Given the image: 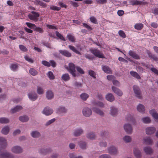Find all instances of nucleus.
I'll return each mask as SVG.
<instances>
[{
  "label": "nucleus",
  "instance_id": "obj_1",
  "mask_svg": "<svg viewBox=\"0 0 158 158\" xmlns=\"http://www.w3.org/2000/svg\"><path fill=\"white\" fill-rule=\"evenodd\" d=\"M39 16V14L34 11H31V13L28 15V17L29 19L34 22H37L38 21Z\"/></svg>",
  "mask_w": 158,
  "mask_h": 158
},
{
  "label": "nucleus",
  "instance_id": "obj_2",
  "mask_svg": "<svg viewBox=\"0 0 158 158\" xmlns=\"http://www.w3.org/2000/svg\"><path fill=\"white\" fill-rule=\"evenodd\" d=\"M90 51L95 56L98 57L102 58H104V55L103 54L97 49L92 48L90 49Z\"/></svg>",
  "mask_w": 158,
  "mask_h": 158
},
{
  "label": "nucleus",
  "instance_id": "obj_3",
  "mask_svg": "<svg viewBox=\"0 0 158 158\" xmlns=\"http://www.w3.org/2000/svg\"><path fill=\"white\" fill-rule=\"evenodd\" d=\"M90 51L95 56L98 57L102 58H104V55L103 54L97 49L92 48L90 49Z\"/></svg>",
  "mask_w": 158,
  "mask_h": 158
},
{
  "label": "nucleus",
  "instance_id": "obj_4",
  "mask_svg": "<svg viewBox=\"0 0 158 158\" xmlns=\"http://www.w3.org/2000/svg\"><path fill=\"white\" fill-rule=\"evenodd\" d=\"M133 88L136 97L139 99H141L142 97L141 91L139 86L135 85L133 86Z\"/></svg>",
  "mask_w": 158,
  "mask_h": 158
},
{
  "label": "nucleus",
  "instance_id": "obj_5",
  "mask_svg": "<svg viewBox=\"0 0 158 158\" xmlns=\"http://www.w3.org/2000/svg\"><path fill=\"white\" fill-rule=\"evenodd\" d=\"M75 68L76 67L74 64L72 63H69V67L67 69L68 70L69 73L74 77H76V76L75 73Z\"/></svg>",
  "mask_w": 158,
  "mask_h": 158
},
{
  "label": "nucleus",
  "instance_id": "obj_6",
  "mask_svg": "<svg viewBox=\"0 0 158 158\" xmlns=\"http://www.w3.org/2000/svg\"><path fill=\"white\" fill-rule=\"evenodd\" d=\"M82 113L84 116L88 117L91 115L92 112V111L89 108L85 107L82 110Z\"/></svg>",
  "mask_w": 158,
  "mask_h": 158
},
{
  "label": "nucleus",
  "instance_id": "obj_7",
  "mask_svg": "<svg viewBox=\"0 0 158 158\" xmlns=\"http://www.w3.org/2000/svg\"><path fill=\"white\" fill-rule=\"evenodd\" d=\"M7 145L6 140L5 138L2 137H0V151L2 149H4Z\"/></svg>",
  "mask_w": 158,
  "mask_h": 158
},
{
  "label": "nucleus",
  "instance_id": "obj_8",
  "mask_svg": "<svg viewBox=\"0 0 158 158\" xmlns=\"http://www.w3.org/2000/svg\"><path fill=\"white\" fill-rule=\"evenodd\" d=\"M59 52L62 56L67 57H70L72 56L71 53L66 50H60Z\"/></svg>",
  "mask_w": 158,
  "mask_h": 158
},
{
  "label": "nucleus",
  "instance_id": "obj_9",
  "mask_svg": "<svg viewBox=\"0 0 158 158\" xmlns=\"http://www.w3.org/2000/svg\"><path fill=\"white\" fill-rule=\"evenodd\" d=\"M129 55L133 58L136 60H139L140 57L136 53L131 50H130L128 52Z\"/></svg>",
  "mask_w": 158,
  "mask_h": 158
},
{
  "label": "nucleus",
  "instance_id": "obj_10",
  "mask_svg": "<svg viewBox=\"0 0 158 158\" xmlns=\"http://www.w3.org/2000/svg\"><path fill=\"white\" fill-rule=\"evenodd\" d=\"M11 150L13 152L16 153H19L22 152L23 149L19 146H15L12 148Z\"/></svg>",
  "mask_w": 158,
  "mask_h": 158
},
{
  "label": "nucleus",
  "instance_id": "obj_11",
  "mask_svg": "<svg viewBox=\"0 0 158 158\" xmlns=\"http://www.w3.org/2000/svg\"><path fill=\"white\" fill-rule=\"evenodd\" d=\"M156 130V128L154 127H148L146 129V132L147 135H151L153 134Z\"/></svg>",
  "mask_w": 158,
  "mask_h": 158
},
{
  "label": "nucleus",
  "instance_id": "obj_12",
  "mask_svg": "<svg viewBox=\"0 0 158 158\" xmlns=\"http://www.w3.org/2000/svg\"><path fill=\"white\" fill-rule=\"evenodd\" d=\"M124 129L126 132L128 134H131L132 132V128L131 126L128 124H126L124 126Z\"/></svg>",
  "mask_w": 158,
  "mask_h": 158
},
{
  "label": "nucleus",
  "instance_id": "obj_13",
  "mask_svg": "<svg viewBox=\"0 0 158 158\" xmlns=\"http://www.w3.org/2000/svg\"><path fill=\"white\" fill-rule=\"evenodd\" d=\"M53 112L52 109L48 107H45L42 111L43 113L46 115H49L52 114Z\"/></svg>",
  "mask_w": 158,
  "mask_h": 158
},
{
  "label": "nucleus",
  "instance_id": "obj_14",
  "mask_svg": "<svg viewBox=\"0 0 158 158\" xmlns=\"http://www.w3.org/2000/svg\"><path fill=\"white\" fill-rule=\"evenodd\" d=\"M0 158H14V156L11 154L5 152L0 154Z\"/></svg>",
  "mask_w": 158,
  "mask_h": 158
},
{
  "label": "nucleus",
  "instance_id": "obj_15",
  "mask_svg": "<svg viewBox=\"0 0 158 158\" xmlns=\"http://www.w3.org/2000/svg\"><path fill=\"white\" fill-rule=\"evenodd\" d=\"M28 95L29 99L32 101L35 100L37 98V94L34 91L28 94Z\"/></svg>",
  "mask_w": 158,
  "mask_h": 158
},
{
  "label": "nucleus",
  "instance_id": "obj_16",
  "mask_svg": "<svg viewBox=\"0 0 158 158\" xmlns=\"http://www.w3.org/2000/svg\"><path fill=\"white\" fill-rule=\"evenodd\" d=\"M130 3L132 6L144 5L145 2L143 1H140L137 0H132L130 1Z\"/></svg>",
  "mask_w": 158,
  "mask_h": 158
},
{
  "label": "nucleus",
  "instance_id": "obj_17",
  "mask_svg": "<svg viewBox=\"0 0 158 158\" xmlns=\"http://www.w3.org/2000/svg\"><path fill=\"white\" fill-rule=\"evenodd\" d=\"M150 114L155 119L156 121L158 122V114L155 109H152L150 111Z\"/></svg>",
  "mask_w": 158,
  "mask_h": 158
},
{
  "label": "nucleus",
  "instance_id": "obj_18",
  "mask_svg": "<svg viewBox=\"0 0 158 158\" xmlns=\"http://www.w3.org/2000/svg\"><path fill=\"white\" fill-rule=\"evenodd\" d=\"M108 152L111 155H115L117 153V149L114 147H111L108 149Z\"/></svg>",
  "mask_w": 158,
  "mask_h": 158
},
{
  "label": "nucleus",
  "instance_id": "obj_19",
  "mask_svg": "<svg viewBox=\"0 0 158 158\" xmlns=\"http://www.w3.org/2000/svg\"><path fill=\"white\" fill-rule=\"evenodd\" d=\"M118 110L114 106H111L110 107V114L113 116H116L118 113Z\"/></svg>",
  "mask_w": 158,
  "mask_h": 158
},
{
  "label": "nucleus",
  "instance_id": "obj_20",
  "mask_svg": "<svg viewBox=\"0 0 158 158\" xmlns=\"http://www.w3.org/2000/svg\"><path fill=\"white\" fill-rule=\"evenodd\" d=\"M112 89L113 92L118 96H121L122 95V92L118 89L113 86L112 87Z\"/></svg>",
  "mask_w": 158,
  "mask_h": 158
},
{
  "label": "nucleus",
  "instance_id": "obj_21",
  "mask_svg": "<svg viewBox=\"0 0 158 158\" xmlns=\"http://www.w3.org/2000/svg\"><path fill=\"white\" fill-rule=\"evenodd\" d=\"M46 96L48 99H51L54 97V94L52 91L48 90L46 93Z\"/></svg>",
  "mask_w": 158,
  "mask_h": 158
},
{
  "label": "nucleus",
  "instance_id": "obj_22",
  "mask_svg": "<svg viewBox=\"0 0 158 158\" xmlns=\"http://www.w3.org/2000/svg\"><path fill=\"white\" fill-rule=\"evenodd\" d=\"M23 109L22 106H17L13 109H12L10 111L12 113H14L16 112H18L21 110Z\"/></svg>",
  "mask_w": 158,
  "mask_h": 158
},
{
  "label": "nucleus",
  "instance_id": "obj_23",
  "mask_svg": "<svg viewBox=\"0 0 158 158\" xmlns=\"http://www.w3.org/2000/svg\"><path fill=\"white\" fill-rule=\"evenodd\" d=\"M102 70L106 73H112V71L111 70L110 68L108 66L105 65L102 66Z\"/></svg>",
  "mask_w": 158,
  "mask_h": 158
},
{
  "label": "nucleus",
  "instance_id": "obj_24",
  "mask_svg": "<svg viewBox=\"0 0 158 158\" xmlns=\"http://www.w3.org/2000/svg\"><path fill=\"white\" fill-rule=\"evenodd\" d=\"M106 98L107 100L110 102H112L114 100V96L110 93L107 94L106 95Z\"/></svg>",
  "mask_w": 158,
  "mask_h": 158
},
{
  "label": "nucleus",
  "instance_id": "obj_25",
  "mask_svg": "<svg viewBox=\"0 0 158 158\" xmlns=\"http://www.w3.org/2000/svg\"><path fill=\"white\" fill-rule=\"evenodd\" d=\"M10 130V128L8 126L4 127L2 130V133L4 135H7Z\"/></svg>",
  "mask_w": 158,
  "mask_h": 158
},
{
  "label": "nucleus",
  "instance_id": "obj_26",
  "mask_svg": "<svg viewBox=\"0 0 158 158\" xmlns=\"http://www.w3.org/2000/svg\"><path fill=\"white\" fill-rule=\"evenodd\" d=\"M144 143L146 144H150L152 143V140L149 137H145L143 139Z\"/></svg>",
  "mask_w": 158,
  "mask_h": 158
},
{
  "label": "nucleus",
  "instance_id": "obj_27",
  "mask_svg": "<svg viewBox=\"0 0 158 158\" xmlns=\"http://www.w3.org/2000/svg\"><path fill=\"white\" fill-rule=\"evenodd\" d=\"M92 110L94 112H95L97 114L100 115L101 116H102L104 115V113L102 111L96 107H94L92 108Z\"/></svg>",
  "mask_w": 158,
  "mask_h": 158
},
{
  "label": "nucleus",
  "instance_id": "obj_28",
  "mask_svg": "<svg viewBox=\"0 0 158 158\" xmlns=\"http://www.w3.org/2000/svg\"><path fill=\"white\" fill-rule=\"evenodd\" d=\"M126 119L127 121L131 122L133 124L135 123V120L131 114H128L126 117Z\"/></svg>",
  "mask_w": 158,
  "mask_h": 158
},
{
  "label": "nucleus",
  "instance_id": "obj_29",
  "mask_svg": "<svg viewBox=\"0 0 158 158\" xmlns=\"http://www.w3.org/2000/svg\"><path fill=\"white\" fill-rule=\"evenodd\" d=\"M134 152L135 156L137 158H139L141 157V152L138 148H135L134 149Z\"/></svg>",
  "mask_w": 158,
  "mask_h": 158
},
{
  "label": "nucleus",
  "instance_id": "obj_30",
  "mask_svg": "<svg viewBox=\"0 0 158 158\" xmlns=\"http://www.w3.org/2000/svg\"><path fill=\"white\" fill-rule=\"evenodd\" d=\"M87 138L91 140H94L95 138V135L94 133L92 132H90L87 135Z\"/></svg>",
  "mask_w": 158,
  "mask_h": 158
},
{
  "label": "nucleus",
  "instance_id": "obj_31",
  "mask_svg": "<svg viewBox=\"0 0 158 158\" xmlns=\"http://www.w3.org/2000/svg\"><path fill=\"white\" fill-rule=\"evenodd\" d=\"M68 47L71 50L73 51L76 53L81 55L80 52L77 50L74 46L71 45H69Z\"/></svg>",
  "mask_w": 158,
  "mask_h": 158
},
{
  "label": "nucleus",
  "instance_id": "obj_32",
  "mask_svg": "<svg viewBox=\"0 0 158 158\" xmlns=\"http://www.w3.org/2000/svg\"><path fill=\"white\" fill-rule=\"evenodd\" d=\"M130 74L133 77H134L138 79H140L141 77L139 74L136 72L133 71L130 72Z\"/></svg>",
  "mask_w": 158,
  "mask_h": 158
},
{
  "label": "nucleus",
  "instance_id": "obj_33",
  "mask_svg": "<svg viewBox=\"0 0 158 158\" xmlns=\"http://www.w3.org/2000/svg\"><path fill=\"white\" fill-rule=\"evenodd\" d=\"M137 109L139 112L143 113L145 110L144 106L142 104H139L137 107Z\"/></svg>",
  "mask_w": 158,
  "mask_h": 158
},
{
  "label": "nucleus",
  "instance_id": "obj_34",
  "mask_svg": "<svg viewBox=\"0 0 158 158\" xmlns=\"http://www.w3.org/2000/svg\"><path fill=\"white\" fill-rule=\"evenodd\" d=\"M61 79L64 81H67L70 80V77L68 73H65L62 75Z\"/></svg>",
  "mask_w": 158,
  "mask_h": 158
},
{
  "label": "nucleus",
  "instance_id": "obj_35",
  "mask_svg": "<svg viewBox=\"0 0 158 158\" xmlns=\"http://www.w3.org/2000/svg\"><path fill=\"white\" fill-rule=\"evenodd\" d=\"M19 120L23 122H25L29 120L28 117L26 115L20 116L19 118Z\"/></svg>",
  "mask_w": 158,
  "mask_h": 158
},
{
  "label": "nucleus",
  "instance_id": "obj_36",
  "mask_svg": "<svg viewBox=\"0 0 158 158\" xmlns=\"http://www.w3.org/2000/svg\"><path fill=\"white\" fill-rule=\"evenodd\" d=\"M143 27V24L140 23H136L134 26V28L137 30H141Z\"/></svg>",
  "mask_w": 158,
  "mask_h": 158
},
{
  "label": "nucleus",
  "instance_id": "obj_37",
  "mask_svg": "<svg viewBox=\"0 0 158 158\" xmlns=\"http://www.w3.org/2000/svg\"><path fill=\"white\" fill-rule=\"evenodd\" d=\"M83 132V130L81 129H78L76 130L74 132V135L75 136H78L82 134Z\"/></svg>",
  "mask_w": 158,
  "mask_h": 158
},
{
  "label": "nucleus",
  "instance_id": "obj_38",
  "mask_svg": "<svg viewBox=\"0 0 158 158\" xmlns=\"http://www.w3.org/2000/svg\"><path fill=\"white\" fill-rule=\"evenodd\" d=\"M29 73L32 75L35 76L38 74V72L34 69L31 68L29 70Z\"/></svg>",
  "mask_w": 158,
  "mask_h": 158
},
{
  "label": "nucleus",
  "instance_id": "obj_39",
  "mask_svg": "<svg viewBox=\"0 0 158 158\" xmlns=\"http://www.w3.org/2000/svg\"><path fill=\"white\" fill-rule=\"evenodd\" d=\"M144 151L146 154H150L153 152L152 149L150 147H146L144 148Z\"/></svg>",
  "mask_w": 158,
  "mask_h": 158
},
{
  "label": "nucleus",
  "instance_id": "obj_40",
  "mask_svg": "<svg viewBox=\"0 0 158 158\" xmlns=\"http://www.w3.org/2000/svg\"><path fill=\"white\" fill-rule=\"evenodd\" d=\"M66 37L69 41L72 42H75V39L74 36L73 35L68 34L67 35Z\"/></svg>",
  "mask_w": 158,
  "mask_h": 158
},
{
  "label": "nucleus",
  "instance_id": "obj_41",
  "mask_svg": "<svg viewBox=\"0 0 158 158\" xmlns=\"http://www.w3.org/2000/svg\"><path fill=\"white\" fill-rule=\"evenodd\" d=\"M31 135L33 138H37L40 136V134L39 132L35 131H32L31 133Z\"/></svg>",
  "mask_w": 158,
  "mask_h": 158
},
{
  "label": "nucleus",
  "instance_id": "obj_42",
  "mask_svg": "<svg viewBox=\"0 0 158 158\" xmlns=\"http://www.w3.org/2000/svg\"><path fill=\"white\" fill-rule=\"evenodd\" d=\"M9 122V120L6 118H0V123H7Z\"/></svg>",
  "mask_w": 158,
  "mask_h": 158
},
{
  "label": "nucleus",
  "instance_id": "obj_43",
  "mask_svg": "<svg viewBox=\"0 0 158 158\" xmlns=\"http://www.w3.org/2000/svg\"><path fill=\"white\" fill-rule=\"evenodd\" d=\"M89 96L88 94L85 93H83L80 95V97L84 101H86Z\"/></svg>",
  "mask_w": 158,
  "mask_h": 158
},
{
  "label": "nucleus",
  "instance_id": "obj_44",
  "mask_svg": "<svg viewBox=\"0 0 158 158\" xmlns=\"http://www.w3.org/2000/svg\"><path fill=\"white\" fill-rule=\"evenodd\" d=\"M93 103L94 105L100 107H103L104 106V104L102 102L98 101H94Z\"/></svg>",
  "mask_w": 158,
  "mask_h": 158
},
{
  "label": "nucleus",
  "instance_id": "obj_45",
  "mask_svg": "<svg viewBox=\"0 0 158 158\" xmlns=\"http://www.w3.org/2000/svg\"><path fill=\"white\" fill-rule=\"evenodd\" d=\"M66 112V110L64 107H61L58 109L57 110V113L60 114L61 113H65Z\"/></svg>",
  "mask_w": 158,
  "mask_h": 158
},
{
  "label": "nucleus",
  "instance_id": "obj_46",
  "mask_svg": "<svg viewBox=\"0 0 158 158\" xmlns=\"http://www.w3.org/2000/svg\"><path fill=\"white\" fill-rule=\"evenodd\" d=\"M34 31L40 33H42L44 31V29L43 28L37 27L36 26L34 28Z\"/></svg>",
  "mask_w": 158,
  "mask_h": 158
},
{
  "label": "nucleus",
  "instance_id": "obj_47",
  "mask_svg": "<svg viewBox=\"0 0 158 158\" xmlns=\"http://www.w3.org/2000/svg\"><path fill=\"white\" fill-rule=\"evenodd\" d=\"M142 120L143 123H150L151 122V120L150 118L148 117L143 118H142Z\"/></svg>",
  "mask_w": 158,
  "mask_h": 158
},
{
  "label": "nucleus",
  "instance_id": "obj_48",
  "mask_svg": "<svg viewBox=\"0 0 158 158\" xmlns=\"http://www.w3.org/2000/svg\"><path fill=\"white\" fill-rule=\"evenodd\" d=\"M56 36L60 40L64 41H65L66 40L63 36L58 31H56Z\"/></svg>",
  "mask_w": 158,
  "mask_h": 158
},
{
  "label": "nucleus",
  "instance_id": "obj_49",
  "mask_svg": "<svg viewBox=\"0 0 158 158\" xmlns=\"http://www.w3.org/2000/svg\"><path fill=\"white\" fill-rule=\"evenodd\" d=\"M37 91L39 94H43L44 93L43 89L41 87L38 86L37 89Z\"/></svg>",
  "mask_w": 158,
  "mask_h": 158
},
{
  "label": "nucleus",
  "instance_id": "obj_50",
  "mask_svg": "<svg viewBox=\"0 0 158 158\" xmlns=\"http://www.w3.org/2000/svg\"><path fill=\"white\" fill-rule=\"evenodd\" d=\"M79 145L81 148L82 149H85L86 148V143L84 142L81 141L79 143Z\"/></svg>",
  "mask_w": 158,
  "mask_h": 158
},
{
  "label": "nucleus",
  "instance_id": "obj_51",
  "mask_svg": "<svg viewBox=\"0 0 158 158\" xmlns=\"http://www.w3.org/2000/svg\"><path fill=\"white\" fill-rule=\"evenodd\" d=\"M26 24L27 26L30 29H33L34 30V28L35 27V24H32L30 23L26 22Z\"/></svg>",
  "mask_w": 158,
  "mask_h": 158
},
{
  "label": "nucleus",
  "instance_id": "obj_52",
  "mask_svg": "<svg viewBox=\"0 0 158 158\" xmlns=\"http://www.w3.org/2000/svg\"><path fill=\"white\" fill-rule=\"evenodd\" d=\"M91 22L95 24H98V23L97 22V19L95 17L92 16L90 17L89 18Z\"/></svg>",
  "mask_w": 158,
  "mask_h": 158
},
{
  "label": "nucleus",
  "instance_id": "obj_53",
  "mask_svg": "<svg viewBox=\"0 0 158 158\" xmlns=\"http://www.w3.org/2000/svg\"><path fill=\"white\" fill-rule=\"evenodd\" d=\"M123 139L126 143H128L131 141V139L129 136H125L123 137Z\"/></svg>",
  "mask_w": 158,
  "mask_h": 158
},
{
  "label": "nucleus",
  "instance_id": "obj_54",
  "mask_svg": "<svg viewBox=\"0 0 158 158\" xmlns=\"http://www.w3.org/2000/svg\"><path fill=\"white\" fill-rule=\"evenodd\" d=\"M18 67V65L17 64H12L10 66V68L13 71H15Z\"/></svg>",
  "mask_w": 158,
  "mask_h": 158
},
{
  "label": "nucleus",
  "instance_id": "obj_55",
  "mask_svg": "<svg viewBox=\"0 0 158 158\" xmlns=\"http://www.w3.org/2000/svg\"><path fill=\"white\" fill-rule=\"evenodd\" d=\"M96 2L99 4H104L107 3V0H96Z\"/></svg>",
  "mask_w": 158,
  "mask_h": 158
},
{
  "label": "nucleus",
  "instance_id": "obj_56",
  "mask_svg": "<svg viewBox=\"0 0 158 158\" xmlns=\"http://www.w3.org/2000/svg\"><path fill=\"white\" fill-rule=\"evenodd\" d=\"M19 47V49L23 52H26L27 51V49L23 45H20Z\"/></svg>",
  "mask_w": 158,
  "mask_h": 158
},
{
  "label": "nucleus",
  "instance_id": "obj_57",
  "mask_svg": "<svg viewBox=\"0 0 158 158\" xmlns=\"http://www.w3.org/2000/svg\"><path fill=\"white\" fill-rule=\"evenodd\" d=\"M48 75L50 79H53L55 78V77L51 71H50L48 73Z\"/></svg>",
  "mask_w": 158,
  "mask_h": 158
},
{
  "label": "nucleus",
  "instance_id": "obj_58",
  "mask_svg": "<svg viewBox=\"0 0 158 158\" xmlns=\"http://www.w3.org/2000/svg\"><path fill=\"white\" fill-rule=\"evenodd\" d=\"M76 69L77 71L81 74H84L85 72L80 67L77 66L76 67Z\"/></svg>",
  "mask_w": 158,
  "mask_h": 158
},
{
  "label": "nucleus",
  "instance_id": "obj_59",
  "mask_svg": "<svg viewBox=\"0 0 158 158\" xmlns=\"http://www.w3.org/2000/svg\"><path fill=\"white\" fill-rule=\"evenodd\" d=\"M89 75L90 76H92L93 78H96V73L94 71L89 70Z\"/></svg>",
  "mask_w": 158,
  "mask_h": 158
},
{
  "label": "nucleus",
  "instance_id": "obj_60",
  "mask_svg": "<svg viewBox=\"0 0 158 158\" xmlns=\"http://www.w3.org/2000/svg\"><path fill=\"white\" fill-rule=\"evenodd\" d=\"M118 34L119 35L122 37L123 38H125L126 37V35L123 31L122 30L119 31H118Z\"/></svg>",
  "mask_w": 158,
  "mask_h": 158
},
{
  "label": "nucleus",
  "instance_id": "obj_61",
  "mask_svg": "<svg viewBox=\"0 0 158 158\" xmlns=\"http://www.w3.org/2000/svg\"><path fill=\"white\" fill-rule=\"evenodd\" d=\"M42 63L44 66H47L48 67H50L51 66L50 63L46 60L42 61Z\"/></svg>",
  "mask_w": 158,
  "mask_h": 158
},
{
  "label": "nucleus",
  "instance_id": "obj_62",
  "mask_svg": "<svg viewBox=\"0 0 158 158\" xmlns=\"http://www.w3.org/2000/svg\"><path fill=\"white\" fill-rule=\"evenodd\" d=\"M50 9L52 10L59 11L60 10L61 8L55 6H51L50 7Z\"/></svg>",
  "mask_w": 158,
  "mask_h": 158
},
{
  "label": "nucleus",
  "instance_id": "obj_63",
  "mask_svg": "<svg viewBox=\"0 0 158 158\" xmlns=\"http://www.w3.org/2000/svg\"><path fill=\"white\" fill-rule=\"evenodd\" d=\"M85 56L86 58L88 59L89 60H93L94 58L93 56L88 54H85Z\"/></svg>",
  "mask_w": 158,
  "mask_h": 158
},
{
  "label": "nucleus",
  "instance_id": "obj_64",
  "mask_svg": "<svg viewBox=\"0 0 158 158\" xmlns=\"http://www.w3.org/2000/svg\"><path fill=\"white\" fill-rule=\"evenodd\" d=\"M37 3L40 6H42L43 7H45L47 6L46 4L39 0L37 1Z\"/></svg>",
  "mask_w": 158,
  "mask_h": 158
}]
</instances>
